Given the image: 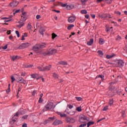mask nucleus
Instances as JSON below:
<instances>
[{
  "mask_svg": "<svg viewBox=\"0 0 127 127\" xmlns=\"http://www.w3.org/2000/svg\"><path fill=\"white\" fill-rule=\"evenodd\" d=\"M23 113L21 112V111L19 110L15 114L13 115V116L11 118V121H10V124H14L15 122H16V120L17 119H18V117L20 116V115H22Z\"/></svg>",
  "mask_w": 127,
  "mask_h": 127,
  "instance_id": "nucleus-1",
  "label": "nucleus"
},
{
  "mask_svg": "<svg viewBox=\"0 0 127 127\" xmlns=\"http://www.w3.org/2000/svg\"><path fill=\"white\" fill-rule=\"evenodd\" d=\"M56 52H57L56 49H50L49 51L45 52L43 54L44 56H46V55H53V54H55Z\"/></svg>",
  "mask_w": 127,
  "mask_h": 127,
  "instance_id": "nucleus-2",
  "label": "nucleus"
},
{
  "mask_svg": "<svg viewBox=\"0 0 127 127\" xmlns=\"http://www.w3.org/2000/svg\"><path fill=\"white\" fill-rule=\"evenodd\" d=\"M89 120L88 119V117L85 116L84 115H82L80 117V123L81 124H84V123H87V122H89Z\"/></svg>",
  "mask_w": 127,
  "mask_h": 127,
  "instance_id": "nucleus-3",
  "label": "nucleus"
},
{
  "mask_svg": "<svg viewBox=\"0 0 127 127\" xmlns=\"http://www.w3.org/2000/svg\"><path fill=\"white\" fill-rule=\"evenodd\" d=\"M15 76H17L18 78H17V79H18V83H23V84H25V80H24V79L22 77H20V75L19 74H15Z\"/></svg>",
  "mask_w": 127,
  "mask_h": 127,
  "instance_id": "nucleus-4",
  "label": "nucleus"
},
{
  "mask_svg": "<svg viewBox=\"0 0 127 127\" xmlns=\"http://www.w3.org/2000/svg\"><path fill=\"white\" fill-rule=\"evenodd\" d=\"M19 3V2L17 0H14L12 2L10 3L9 5L11 7H16V6H17L18 5V4Z\"/></svg>",
  "mask_w": 127,
  "mask_h": 127,
  "instance_id": "nucleus-5",
  "label": "nucleus"
},
{
  "mask_svg": "<svg viewBox=\"0 0 127 127\" xmlns=\"http://www.w3.org/2000/svg\"><path fill=\"white\" fill-rule=\"evenodd\" d=\"M30 45V43H24L22 44L19 47V49H24V48H26V47H28Z\"/></svg>",
  "mask_w": 127,
  "mask_h": 127,
  "instance_id": "nucleus-6",
  "label": "nucleus"
},
{
  "mask_svg": "<svg viewBox=\"0 0 127 127\" xmlns=\"http://www.w3.org/2000/svg\"><path fill=\"white\" fill-rule=\"evenodd\" d=\"M53 120H54L53 118L50 117L48 119V120L44 121L43 123H41L40 124V126H42V127H43V126H45L46 125H47L48 123H50V122L51 121H53Z\"/></svg>",
  "mask_w": 127,
  "mask_h": 127,
  "instance_id": "nucleus-7",
  "label": "nucleus"
},
{
  "mask_svg": "<svg viewBox=\"0 0 127 127\" xmlns=\"http://www.w3.org/2000/svg\"><path fill=\"white\" fill-rule=\"evenodd\" d=\"M45 108L47 110H51L53 108V102H48L45 106Z\"/></svg>",
  "mask_w": 127,
  "mask_h": 127,
  "instance_id": "nucleus-8",
  "label": "nucleus"
},
{
  "mask_svg": "<svg viewBox=\"0 0 127 127\" xmlns=\"http://www.w3.org/2000/svg\"><path fill=\"white\" fill-rule=\"evenodd\" d=\"M75 20H76V17L74 16H71L68 18V21L69 23H72Z\"/></svg>",
  "mask_w": 127,
  "mask_h": 127,
  "instance_id": "nucleus-9",
  "label": "nucleus"
},
{
  "mask_svg": "<svg viewBox=\"0 0 127 127\" xmlns=\"http://www.w3.org/2000/svg\"><path fill=\"white\" fill-rule=\"evenodd\" d=\"M66 121L67 123H69V124H74L75 123V119L71 118H66Z\"/></svg>",
  "mask_w": 127,
  "mask_h": 127,
  "instance_id": "nucleus-10",
  "label": "nucleus"
},
{
  "mask_svg": "<svg viewBox=\"0 0 127 127\" xmlns=\"http://www.w3.org/2000/svg\"><path fill=\"white\" fill-rule=\"evenodd\" d=\"M88 0H80L82 8H85V7H86V3L88 2Z\"/></svg>",
  "mask_w": 127,
  "mask_h": 127,
  "instance_id": "nucleus-11",
  "label": "nucleus"
},
{
  "mask_svg": "<svg viewBox=\"0 0 127 127\" xmlns=\"http://www.w3.org/2000/svg\"><path fill=\"white\" fill-rule=\"evenodd\" d=\"M27 18L26 17V12H23L22 15L21 16V21H25Z\"/></svg>",
  "mask_w": 127,
  "mask_h": 127,
  "instance_id": "nucleus-12",
  "label": "nucleus"
},
{
  "mask_svg": "<svg viewBox=\"0 0 127 127\" xmlns=\"http://www.w3.org/2000/svg\"><path fill=\"white\" fill-rule=\"evenodd\" d=\"M118 64L120 68H122V67H124V65L125 64V63L123 60H119L118 62Z\"/></svg>",
  "mask_w": 127,
  "mask_h": 127,
  "instance_id": "nucleus-13",
  "label": "nucleus"
},
{
  "mask_svg": "<svg viewBox=\"0 0 127 127\" xmlns=\"http://www.w3.org/2000/svg\"><path fill=\"white\" fill-rule=\"evenodd\" d=\"M63 122L60 120H56L54 123V126H58V125H61Z\"/></svg>",
  "mask_w": 127,
  "mask_h": 127,
  "instance_id": "nucleus-14",
  "label": "nucleus"
},
{
  "mask_svg": "<svg viewBox=\"0 0 127 127\" xmlns=\"http://www.w3.org/2000/svg\"><path fill=\"white\" fill-rule=\"evenodd\" d=\"M40 49V46L39 44H37L33 48V50L34 51H37L38 50H39Z\"/></svg>",
  "mask_w": 127,
  "mask_h": 127,
  "instance_id": "nucleus-15",
  "label": "nucleus"
},
{
  "mask_svg": "<svg viewBox=\"0 0 127 127\" xmlns=\"http://www.w3.org/2000/svg\"><path fill=\"white\" fill-rule=\"evenodd\" d=\"M45 28L41 27L39 29V32L42 35H44V33L43 32H45Z\"/></svg>",
  "mask_w": 127,
  "mask_h": 127,
  "instance_id": "nucleus-16",
  "label": "nucleus"
},
{
  "mask_svg": "<svg viewBox=\"0 0 127 127\" xmlns=\"http://www.w3.org/2000/svg\"><path fill=\"white\" fill-rule=\"evenodd\" d=\"M65 112V113H67V114H68V115H70V116H73V115H75V111H71L70 112H68V109H66Z\"/></svg>",
  "mask_w": 127,
  "mask_h": 127,
  "instance_id": "nucleus-17",
  "label": "nucleus"
},
{
  "mask_svg": "<svg viewBox=\"0 0 127 127\" xmlns=\"http://www.w3.org/2000/svg\"><path fill=\"white\" fill-rule=\"evenodd\" d=\"M20 57L18 56H13V57H11V60L13 61H15V60H18Z\"/></svg>",
  "mask_w": 127,
  "mask_h": 127,
  "instance_id": "nucleus-18",
  "label": "nucleus"
},
{
  "mask_svg": "<svg viewBox=\"0 0 127 127\" xmlns=\"http://www.w3.org/2000/svg\"><path fill=\"white\" fill-rule=\"evenodd\" d=\"M57 114H58V115L60 116V117H61V118H66V117H67V115H66L64 113H62L61 112H57Z\"/></svg>",
  "mask_w": 127,
  "mask_h": 127,
  "instance_id": "nucleus-19",
  "label": "nucleus"
},
{
  "mask_svg": "<svg viewBox=\"0 0 127 127\" xmlns=\"http://www.w3.org/2000/svg\"><path fill=\"white\" fill-rule=\"evenodd\" d=\"M73 7H74V4H68L67 5L66 8V9H73Z\"/></svg>",
  "mask_w": 127,
  "mask_h": 127,
  "instance_id": "nucleus-20",
  "label": "nucleus"
},
{
  "mask_svg": "<svg viewBox=\"0 0 127 127\" xmlns=\"http://www.w3.org/2000/svg\"><path fill=\"white\" fill-rule=\"evenodd\" d=\"M99 17L101 18H107L108 17V14H101L99 15Z\"/></svg>",
  "mask_w": 127,
  "mask_h": 127,
  "instance_id": "nucleus-21",
  "label": "nucleus"
},
{
  "mask_svg": "<svg viewBox=\"0 0 127 127\" xmlns=\"http://www.w3.org/2000/svg\"><path fill=\"white\" fill-rule=\"evenodd\" d=\"M108 96L110 97L111 98H112V97H114L115 96V92L111 91H108Z\"/></svg>",
  "mask_w": 127,
  "mask_h": 127,
  "instance_id": "nucleus-22",
  "label": "nucleus"
},
{
  "mask_svg": "<svg viewBox=\"0 0 127 127\" xmlns=\"http://www.w3.org/2000/svg\"><path fill=\"white\" fill-rule=\"evenodd\" d=\"M115 56H116V54H113L111 55H107L106 56V58H107V59H111V58H113V57H115Z\"/></svg>",
  "mask_w": 127,
  "mask_h": 127,
  "instance_id": "nucleus-23",
  "label": "nucleus"
},
{
  "mask_svg": "<svg viewBox=\"0 0 127 127\" xmlns=\"http://www.w3.org/2000/svg\"><path fill=\"white\" fill-rule=\"evenodd\" d=\"M28 35H27V33H24L22 36V38H21V40L23 41V40H25V37H27Z\"/></svg>",
  "mask_w": 127,
  "mask_h": 127,
  "instance_id": "nucleus-24",
  "label": "nucleus"
},
{
  "mask_svg": "<svg viewBox=\"0 0 127 127\" xmlns=\"http://www.w3.org/2000/svg\"><path fill=\"white\" fill-rule=\"evenodd\" d=\"M94 43V39H91L89 42H87V45L91 46Z\"/></svg>",
  "mask_w": 127,
  "mask_h": 127,
  "instance_id": "nucleus-25",
  "label": "nucleus"
},
{
  "mask_svg": "<svg viewBox=\"0 0 127 127\" xmlns=\"http://www.w3.org/2000/svg\"><path fill=\"white\" fill-rule=\"evenodd\" d=\"M44 69H45V71H49V70L51 69V65L46 66V67H44Z\"/></svg>",
  "mask_w": 127,
  "mask_h": 127,
  "instance_id": "nucleus-26",
  "label": "nucleus"
},
{
  "mask_svg": "<svg viewBox=\"0 0 127 127\" xmlns=\"http://www.w3.org/2000/svg\"><path fill=\"white\" fill-rule=\"evenodd\" d=\"M27 28L28 29V30H32V26H31V24L29 23L27 26Z\"/></svg>",
  "mask_w": 127,
  "mask_h": 127,
  "instance_id": "nucleus-27",
  "label": "nucleus"
},
{
  "mask_svg": "<svg viewBox=\"0 0 127 127\" xmlns=\"http://www.w3.org/2000/svg\"><path fill=\"white\" fill-rule=\"evenodd\" d=\"M95 122H89L87 123V127H90V126H93V125H94Z\"/></svg>",
  "mask_w": 127,
  "mask_h": 127,
  "instance_id": "nucleus-28",
  "label": "nucleus"
},
{
  "mask_svg": "<svg viewBox=\"0 0 127 127\" xmlns=\"http://www.w3.org/2000/svg\"><path fill=\"white\" fill-rule=\"evenodd\" d=\"M40 45V48H44V47H46V43H43Z\"/></svg>",
  "mask_w": 127,
  "mask_h": 127,
  "instance_id": "nucleus-29",
  "label": "nucleus"
},
{
  "mask_svg": "<svg viewBox=\"0 0 127 127\" xmlns=\"http://www.w3.org/2000/svg\"><path fill=\"white\" fill-rule=\"evenodd\" d=\"M75 25L74 24H70L67 27L68 30H71V28H73Z\"/></svg>",
  "mask_w": 127,
  "mask_h": 127,
  "instance_id": "nucleus-30",
  "label": "nucleus"
},
{
  "mask_svg": "<svg viewBox=\"0 0 127 127\" xmlns=\"http://www.w3.org/2000/svg\"><path fill=\"white\" fill-rule=\"evenodd\" d=\"M80 12L82 14H87V13H88V12L86 9L81 10Z\"/></svg>",
  "mask_w": 127,
  "mask_h": 127,
  "instance_id": "nucleus-31",
  "label": "nucleus"
},
{
  "mask_svg": "<svg viewBox=\"0 0 127 127\" xmlns=\"http://www.w3.org/2000/svg\"><path fill=\"white\" fill-rule=\"evenodd\" d=\"M32 78H33V79H36L37 77H38V74H33L31 75Z\"/></svg>",
  "mask_w": 127,
  "mask_h": 127,
  "instance_id": "nucleus-32",
  "label": "nucleus"
},
{
  "mask_svg": "<svg viewBox=\"0 0 127 127\" xmlns=\"http://www.w3.org/2000/svg\"><path fill=\"white\" fill-rule=\"evenodd\" d=\"M23 26H24V23H22L17 25V27H18V28H21V27H22Z\"/></svg>",
  "mask_w": 127,
  "mask_h": 127,
  "instance_id": "nucleus-33",
  "label": "nucleus"
},
{
  "mask_svg": "<svg viewBox=\"0 0 127 127\" xmlns=\"http://www.w3.org/2000/svg\"><path fill=\"white\" fill-rule=\"evenodd\" d=\"M59 63V64H61V65H64V66H66L67 65V63L64 62H60Z\"/></svg>",
  "mask_w": 127,
  "mask_h": 127,
  "instance_id": "nucleus-34",
  "label": "nucleus"
},
{
  "mask_svg": "<svg viewBox=\"0 0 127 127\" xmlns=\"http://www.w3.org/2000/svg\"><path fill=\"white\" fill-rule=\"evenodd\" d=\"M114 89H115V87L112 85H110L109 87V92L113 91V90H114Z\"/></svg>",
  "mask_w": 127,
  "mask_h": 127,
  "instance_id": "nucleus-35",
  "label": "nucleus"
},
{
  "mask_svg": "<svg viewBox=\"0 0 127 127\" xmlns=\"http://www.w3.org/2000/svg\"><path fill=\"white\" fill-rule=\"evenodd\" d=\"M52 39H55V38H56V37L57 36V35L54 33H52Z\"/></svg>",
  "mask_w": 127,
  "mask_h": 127,
  "instance_id": "nucleus-36",
  "label": "nucleus"
},
{
  "mask_svg": "<svg viewBox=\"0 0 127 127\" xmlns=\"http://www.w3.org/2000/svg\"><path fill=\"white\" fill-rule=\"evenodd\" d=\"M99 44H104V40L102 38L99 39Z\"/></svg>",
  "mask_w": 127,
  "mask_h": 127,
  "instance_id": "nucleus-37",
  "label": "nucleus"
},
{
  "mask_svg": "<svg viewBox=\"0 0 127 127\" xmlns=\"http://www.w3.org/2000/svg\"><path fill=\"white\" fill-rule=\"evenodd\" d=\"M53 77H54V78H55V79H58L59 76H58V74H57V73H54Z\"/></svg>",
  "mask_w": 127,
  "mask_h": 127,
  "instance_id": "nucleus-38",
  "label": "nucleus"
},
{
  "mask_svg": "<svg viewBox=\"0 0 127 127\" xmlns=\"http://www.w3.org/2000/svg\"><path fill=\"white\" fill-rule=\"evenodd\" d=\"M97 53H98L99 55H100V56H103V55H104V53H103L102 51L99 50Z\"/></svg>",
  "mask_w": 127,
  "mask_h": 127,
  "instance_id": "nucleus-39",
  "label": "nucleus"
},
{
  "mask_svg": "<svg viewBox=\"0 0 127 127\" xmlns=\"http://www.w3.org/2000/svg\"><path fill=\"white\" fill-rule=\"evenodd\" d=\"M11 79V83H13V82H14V81H15V78H14V76H13V75H11L10 76Z\"/></svg>",
  "mask_w": 127,
  "mask_h": 127,
  "instance_id": "nucleus-40",
  "label": "nucleus"
},
{
  "mask_svg": "<svg viewBox=\"0 0 127 127\" xmlns=\"http://www.w3.org/2000/svg\"><path fill=\"white\" fill-rule=\"evenodd\" d=\"M105 77V76L102 75H97L96 77V79L98 78H101V79H104V78Z\"/></svg>",
  "mask_w": 127,
  "mask_h": 127,
  "instance_id": "nucleus-41",
  "label": "nucleus"
},
{
  "mask_svg": "<svg viewBox=\"0 0 127 127\" xmlns=\"http://www.w3.org/2000/svg\"><path fill=\"white\" fill-rule=\"evenodd\" d=\"M114 104V99H110L109 101V105L110 106H112Z\"/></svg>",
  "mask_w": 127,
  "mask_h": 127,
  "instance_id": "nucleus-42",
  "label": "nucleus"
},
{
  "mask_svg": "<svg viewBox=\"0 0 127 127\" xmlns=\"http://www.w3.org/2000/svg\"><path fill=\"white\" fill-rule=\"evenodd\" d=\"M104 1H107V3L108 4H111V3L112 2V0H104Z\"/></svg>",
  "mask_w": 127,
  "mask_h": 127,
  "instance_id": "nucleus-43",
  "label": "nucleus"
},
{
  "mask_svg": "<svg viewBox=\"0 0 127 127\" xmlns=\"http://www.w3.org/2000/svg\"><path fill=\"white\" fill-rule=\"evenodd\" d=\"M38 69H39L40 71H45V69H44V67L42 68V67L39 66L38 67Z\"/></svg>",
  "mask_w": 127,
  "mask_h": 127,
  "instance_id": "nucleus-44",
  "label": "nucleus"
},
{
  "mask_svg": "<svg viewBox=\"0 0 127 127\" xmlns=\"http://www.w3.org/2000/svg\"><path fill=\"white\" fill-rule=\"evenodd\" d=\"M61 6H62L63 7H65V6L67 7V3H60Z\"/></svg>",
  "mask_w": 127,
  "mask_h": 127,
  "instance_id": "nucleus-45",
  "label": "nucleus"
},
{
  "mask_svg": "<svg viewBox=\"0 0 127 127\" xmlns=\"http://www.w3.org/2000/svg\"><path fill=\"white\" fill-rule=\"evenodd\" d=\"M9 86H10V84L8 85V88L6 90V93L8 94L10 92V87H9Z\"/></svg>",
  "mask_w": 127,
  "mask_h": 127,
  "instance_id": "nucleus-46",
  "label": "nucleus"
},
{
  "mask_svg": "<svg viewBox=\"0 0 127 127\" xmlns=\"http://www.w3.org/2000/svg\"><path fill=\"white\" fill-rule=\"evenodd\" d=\"M121 39H122V37H121V36H120V35H118L117 38L116 39V40H117V41H118V40L120 41V40H121Z\"/></svg>",
  "mask_w": 127,
  "mask_h": 127,
  "instance_id": "nucleus-47",
  "label": "nucleus"
},
{
  "mask_svg": "<svg viewBox=\"0 0 127 127\" xmlns=\"http://www.w3.org/2000/svg\"><path fill=\"white\" fill-rule=\"evenodd\" d=\"M19 11H20V9L16 10L15 11V12H14L13 13V14H14V15H15V14L16 13H18V12H19Z\"/></svg>",
  "mask_w": 127,
  "mask_h": 127,
  "instance_id": "nucleus-48",
  "label": "nucleus"
},
{
  "mask_svg": "<svg viewBox=\"0 0 127 127\" xmlns=\"http://www.w3.org/2000/svg\"><path fill=\"white\" fill-rule=\"evenodd\" d=\"M15 33H16V34L17 37H20V35L19 32H18V31H15Z\"/></svg>",
  "mask_w": 127,
  "mask_h": 127,
  "instance_id": "nucleus-49",
  "label": "nucleus"
},
{
  "mask_svg": "<svg viewBox=\"0 0 127 127\" xmlns=\"http://www.w3.org/2000/svg\"><path fill=\"white\" fill-rule=\"evenodd\" d=\"M84 108H86V106H83L82 107L80 106V112H81V111H82V110H84Z\"/></svg>",
  "mask_w": 127,
  "mask_h": 127,
  "instance_id": "nucleus-50",
  "label": "nucleus"
},
{
  "mask_svg": "<svg viewBox=\"0 0 127 127\" xmlns=\"http://www.w3.org/2000/svg\"><path fill=\"white\" fill-rule=\"evenodd\" d=\"M86 126H87V124L86 123H84V124H81L80 125V127H85Z\"/></svg>",
  "mask_w": 127,
  "mask_h": 127,
  "instance_id": "nucleus-51",
  "label": "nucleus"
},
{
  "mask_svg": "<svg viewBox=\"0 0 127 127\" xmlns=\"http://www.w3.org/2000/svg\"><path fill=\"white\" fill-rule=\"evenodd\" d=\"M2 49L5 50L7 49V45H6L5 46L2 47Z\"/></svg>",
  "mask_w": 127,
  "mask_h": 127,
  "instance_id": "nucleus-52",
  "label": "nucleus"
},
{
  "mask_svg": "<svg viewBox=\"0 0 127 127\" xmlns=\"http://www.w3.org/2000/svg\"><path fill=\"white\" fill-rule=\"evenodd\" d=\"M4 19H5L4 20V22H8V21H10V19H7L6 18H4Z\"/></svg>",
  "mask_w": 127,
  "mask_h": 127,
  "instance_id": "nucleus-53",
  "label": "nucleus"
},
{
  "mask_svg": "<svg viewBox=\"0 0 127 127\" xmlns=\"http://www.w3.org/2000/svg\"><path fill=\"white\" fill-rule=\"evenodd\" d=\"M67 107H68V109H72L73 105L69 104L67 105Z\"/></svg>",
  "mask_w": 127,
  "mask_h": 127,
  "instance_id": "nucleus-54",
  "label": "nucleus"
},
{
  "mask_svg": "<svg viewBox=\"0 0 127 127\" xmlns=\"http://www.w3.org/2000/svg\"><path fill=\"white\" fill-rule=\"evenodd\" d=\"M112 28H113V27H111L110 29L109 28H106V31H107V32H109V31H110V30H111Z\"/></svg>",
  "mask_w": 127,
  "mask_h": 127,
  "instance_id": "nucleus-55",
  "label": "nucleus"
},
{
  "mask_svg": "<svg viewBox=\"0 0 127 127\" xmlns=\"http://www.w3.org/2000/svg\"><path fill=\"white\" fill-rule=\"evenodd\" d=\"M27 118H28V115H25L22 117V119L23 120H26Z\"/></svg>",
  "mask_w": 127,
  "mask_h": 127,
  "instance_id": "nucleus-56",
  "label": "nucleus"
},
{
  "mask_svg": "<svg viewBox=\"0 0 127 127\" xmlns=\"http://www.w3.org/2000/svg\"><path fill=\"white\" fill-rule=\"evenodd\" d=\"M25 72H21V76L24 77L25 76Z\"/></svg>",
  "mask_w": 127,
  "mask_h": 127,
  "instance_id": "nucleus-57",
  "label": "nucleus"
},
{
  "mask_svg": "<svg viewBox=\"0 0 127 127\" xmlns=\"http://www.w3.org/2000/svg\"><path fill=\"white\" fill-rule=\"evenodd\" d=\"M115 13H116V14H118L119 15H121V13L120 11H115Z\"/></svg>",
  "mask_w": 127,
  "mask_h": 127,
  "instance_id": "nucleus-58",
  "label": "nucleus"
},
{
  "mask_svg": "<svg viewBox=\"0 0 127 127\" xmlns=\"http://www.w3.org/2000/svg\"><path fill=\"white\" fill-rule=\"evenodd\" d=\"M117 93L118 95H119L120 96H121V94H122V91L118 90L117 91Z\"/></svg>",
  "mask_w": 127,
  "mask_h": 127,
  "instance_id": "nucleus-59",
  "label": "nucleus"
},
{
  "mask_svg": "<svg viewBox=\"0 0 127 127\" xmlns=\"http://www.w3.org/2000/svg\"><path fill=\"white\" fill-rule=\"evenodd\" d=\"M42 102H43V99H42V98H41V97H40L39 103H42Z\"/></svg>",
  "mask_w": 127,
  "mask_h": 127,
  "instance_id": "nucleus-60",
  "label": "nucleus"
},
{
  "mask_svg": "<svg viewBox=\"0 0 127 127\" xmlns=\"http://www.w3.org/2000/svg\"><path fill=\"white\" fill-rule=\"evenodd\" d=\"M90 15L93 19L95 18V17H96V15H95L94 14H91Z\"/></svg>",
  "mask_w": 127,
  "mask_h": 127,
  "instance_id": "nucleus-61",
  "label": "nucleus"
},
{
  "mask_svg": "<svg viewBox=\"0 0 127 127\" xmlns=\"http://www.w3.org/2000/svg\"><path fill=\"white\" fill-rule=\"evenodd\" d=\"M107 110H108V106H105L103 109V111H107Z\"/></svg>",
  "mask_w": 127,
  "mask_h": 127,
  "instance_id": "nucleus-62",
  "label": "nucleus"
},
{
  "mask_svg": "<svg viewBox=\"0 0 127 127\" xmlns=\"http://www.w3.org/2000/svg\"><path fill=\"white\" fill-rule=\"evenodd\" d=\"M41 17V16H40V15H37L36 16L37 19H39V18H40Z\"/></svg>",
  "mask_w": 127,
  "mask_h": 127,
  "instance_id": "nucleus-63",
  "label": "nucleus"
},
{
  "mask_svg": "<svg viewBox=\"0 0 127 127\" xmlns=\"http://www.w3.org/2000/svg\"><path fill=\"white\" fill-rule=\"evenodd\" d=\"M22 127H27V124H24L22 125Z\"/></svg>",
  "mask_w": 127,
  "mask_h": 127,
  "instance_id": "nucleus-64",
  "label": "nucleus"
}]
</instances>
